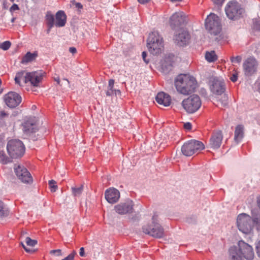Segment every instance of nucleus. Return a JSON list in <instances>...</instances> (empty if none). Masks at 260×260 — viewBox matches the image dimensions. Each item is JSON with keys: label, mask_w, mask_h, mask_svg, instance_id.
<instances>
[{"label": "nucleus", "mask_w": 260, "mask_h": 260, "mask_svg": "<svg viewBox=\"0 0 260 260\" xmlns=\"http://www.w3.org/2000/svg\"><path fill=\"white\" fill-rule=\"evenodd\" d=\"M197 84L195 78L187 74L178 75L175 81L177 90L184 95H188L193 92L197 87Z\"/></svg>", "instance_id": "obj_1"}, {"label": "nucleus", "mask_w": 260, "mask_h": 260, "mask_svg": "<svg viewBox=\"0 0 260 260\" xmlns=\"http://www.w3.org/2000/svg\"><path fill=\"white\" fill-rule=\"evenodd\" d=\"M159 216L157 213H154L152 217L151 224L143 226V232L154 238H161L164 235V229L159 223Z\"/></svg>", "instance_id": "obj_2"}, {"label": "nucleus", "mask_w": 260, "mask_h": 260, "mask_svg": "<svg viewBox=\"0 0 260 260\" xmlns=\"http://www.w3.org/2000/svg\"><path fill=\"white\" fill-rule=\"evenodd\" d=\"M147 45L149 51L153 55H158L164 50L162 38L157 31H153L149 34Z\"/></svg>", "instance_id": "obj_3"}, {"label": "nucleus", "mask_w": 260, "mask_h": 260, "mask_svg": "<svg viewBox=\"0 0 260 260\" xmlns=\"http://www.w3.org/2000/svg\"><path fill=\"white\" fill-rule=\"evenodd\" d=\"M7 151L13 158L21 157L25 152V147L22 141L19 140H11L7 146Z\"/></svg>", "instance_id": "obj_4"}, {"label": "nucleus", "mask_w": 260, "mask_h": 260, "mask_svg": "<svg viewBox=\"0 0 260 260\" xmlns=\"http://www.w3.org/2000/svg\"><path fill=\"white\" fill-rule=\"evenodd\" d=\"M205 146L202 142L191 140L185 142L181 148V152L186 156H190L198 151L202 150Z\"/></svg>", "instance_id": "obj_5"}, {"label": "nucleus", "mask_w": 260, "mask_h": 260, "mask_svg": "<svg viewBox=\"0 0 260 260\" xmlns=\"http://www.w3.org/2000/svg\"><path fill=\"white\" fill-rule=\"evenodd\" d=\"M205 27L211 35H217L221 29L219 18L216 15L211 13L205 20Z\"/></svg>", "instance_id": "obj_6"}, {"label": "nucleus", "mask_w": 260, "mask_h": 260, "mask_svg": "<svg viewBox=\"0 0 260 260\" xmlns=\"http://www.w3.org/2000/svg\"><path fill=\"white\" fill-rule=\"evenodd\" d=\"M182 105L185 110L189 113L196 112L201 106L200 97L197 95H192L184 100Z\"/></svg>", "instance_id": "obj_7"}, {"label": "nucleus", "mask_w": 260, "mask_h": 260, "mask_svg": "<svg viewBox=\"0 0 260 260\" xmlns=\"http://www.w3.org/2000/svg\"><path fill=\"white\" fill-rule=\"evenodd\" d=\"M252 219L251 217L245 213L238 215L237 223L239 230L244 234L249 233L251 230Z\"/></svg>", "instance_id": "obj_8"}, {"label": "nucleus", "mask_w": 260, "mask_h": 260, "mask_svg": "<svg viewBox=\"0 0 260 260\" xmlns=\"http://www.w3.org/2000/svg\"><path fill=\"white\" fill-rule=\"evenodd\" d=\"M226 14L228 17L230 19H237L244 12L239 4L236 2H229L225 9Z\"/></svg>", "instance_id": "obj_9"}, {"label": "nucleus", "mask_w": 260, "mask_h": 260, "mask_svg": "<svg viewBox=\"0 0 260 260\" xmlns=\"http://www.w3.org/2000/svg\"><path fill=\"white\" fill-rule=\"evenodd\" d=\"M209 85L210 90L213 94L221 95L225 91L224 82L217 77H211L209 80Z\"/></svg>", "instance_id": "obj_10"}, {"label": "nucleus", "mask_w": 260, "mask_h": 260, "mask_svg": "<svg viewBox=\"0 0 260 260\" xmlns=\"http://www.w3.org/2000/svg\"><path fill=\"white\" fill-rule=\"evenodd\" d=\"M239 252L241 254L243 258L246 260H252L254 257V253L251 246L243 240H240L238 243Z\"/></svg>", "instance_id": "obj_11"}, {"label": "nucleus", "mask_w": 260, "mask_h": 260, "mask_svg": "<svg viewBox=\"0 0 260 260\" xmlns=\"http://www.w3.org/2000/svg\"><path fill=\"white\" fill-rule=\"evenodd\" d=\"M21 100L19 94L13 91L8 92L4 96L5 103L10 108L16 107L20 104Z\"/></svg>", "instance_id": "obj_12"}, {"label": "nucleus", "mask_w": 260, "mask_h": 260, "mask_svg": "<svg viewBox=\"0 0 260 260\" xmlns=\"http://www.w3.org/2000/svg\"><path fill=\"white\" fill-rule=\"evenodd\" d=\"M14 170L17 177L22 182L29 183L32 182V178L30 173L25 168L18 165L14 168Z\"/></svg>", "instance_id": "obj_13"}, {"label": "nucleus", "mask_w": 260, "mask_h": 260, "mask_svg": "<svg viewBox=\"0 0 260 260\" xmlns=\"http://www.w3.org/2000/svg\"><path fill=\"white\" fill-rule=\"evenodd\" d=\"M257 65V61L254 58H248L243 63V68L245 75L247 76L252 75L256 72Z\"/></svg>", "instance_id": "obj_14"}, {"label": "nucleus", "mask_w": 260, "mask_h": 260, "mask_svg": "<svg viewBox=\"0 0 260 260\" xmlns=\"http://www.w3.org/2000/svg\"><path fill=\"white\" fill-rule=\"evenodd\" d=\"M43 79V74L40 72H28L27 84L38 87Z\"/></svg>", "instance_id": "obj_15"}, {"label": "nucleus", "mask_w": 260, "mask_h": 260, "mask_svg": "<svg viewBox=\"0 0 260 260\" xmlns=\"http://www.w3.org/2000/svg\"><path fill=\"white\" fill-rule=\"evenodd\" d=\"M134 204L132 201L128 200L124 203L115 206L116 212L119 214H125L133 211Z\"/></svg>", "instance_id": "obj_16"}, {"label": "nucleus", "mask_w": 260, "mask_h": 260, "mask_svg": "<svg viewBox=\"0 0 260 260\" xmlns=\"http://www.w3.org/2000/svg\"><path fill=\"white\" fill-rule=\"evenodd\" d=\"M185 20V15L183 12H176L173 14L170 18V25L172 28H174L184 23Z\"/></svg>", "instance_id": "obj_17"}, {"label": "nucleus", "mask_w": 260, "mask_h": 260, "mask_svg": "<svg viewBox=\"0 0 260 260\" xmlns=\"http://www.w3.org/2000/svg\"><path fill=\"white\" fill-rule=\"evenodd\" d=\"M222 139L223 135L221 131L214 133L210 139V147L213 149L219 148L221 146Z\"/></svg>", "instance_id": "obj_18"}, {"label": "nucleus", "mask_w": 260, "mask_h": 260, "mask_svg": "<svg viewBox=\"0 0 260 260\" xmlns=\"http://www.w3.org/2000/svg\"><path fill=\"white\" fill-rule=\"evenodd\" d=\"M105 195L106 200L111 204H114L117 202L120 197L119 191L114 188L107 189L105 191Z\"/></svg>", "instance_id": "obj_19"}, {"label": "nucleus", "mask_w": 260, "mask_h": 260, "mask_svg": "<svg viewBox=\"0 0 260 260\" xmlns=\"http://www.w3.org/2000/svg\"><path fill=\"white\" fill-rule=\"evenodd\" d=\"M190 39V35L188 32L182 30L177 34L174 38L175 42L180 46H183L187 44Z\"/></svg>", "instance_id": "obj_20"}, {"label": "nucleus", "mask_w": 260, "mask_h": 260, "mask_svg": "<svg viewBox=\"0 0 260 260\" xmlns=\"http://www.w3.org/2000/svg\"><path fill=\"white\" fill-rule=\"evenodd\" d=\"M155 100L157 103L165 107L169 106L171 103L170 96L164 92L157 93Z\"/></svg>", "instance_id": "obj_21"}, {"label": "nucleus", "mask_w": 260, "mask_h": 260, "mask_svg": "<svg viewBox=\"0 0 260 260\" xmlns=\"http://www.w3.org/2000/svg\"><path fill=\"white\" fill-rule=\"evenodd\" d=\"M55 25L57 27H63L65 25L67 21V16L64 11H58L55 15Z\"/></svg>", "instance_id": "obj_22"}, {"label": "nucleus", "mask_w": 260, "mask_h": 260, "mask_svg": "<svg viewBox=\"0 0 260 260\" xmlns=\"http://www.w3.org/2000/svg\"><path fill=\"white\" fill-rule=\"evenodd\" d=\"M28 72L25 71H21L16 73L15 77V83L21 86V83L27 84Z\"/></svg>", "instance_id": "obj_23"}, {"label": "nucleus", "mask_w": 260, "mask_h": 260, "mask_svg": "<svg viewBox=\"0 0 260 260\" xmlns=\"http://www.w3.org/2000/svg\"><path fill=\"white\" fill-rule=\"evenodd\" d=\"M230 260H243V257L239 252V248L235 246L231 247L229 249Z\"/></svg>", "instance_id": "obj_24"}, {"label": "nucleus", "mask_w": 260, "mask_h": 260, "mask_svg": "<svg viewBox=\"0 0 260 260\" xmlns=\"http://www.w3.org/2000/svg\"><path fill=\"white\" fill-rule=\"evenodd\" d=\"M115 81L113 79H110L108 82V86L106 91V94L108 96H112L114 93L115 95L121 93L119 90L114 89Z\"/></svg>", "instance_id": "obj_25"}, {"label": "nucleus", "mask_w": 260, "mask_h": 260, "mask_svg": "<svg viewBox=\"0 0 260 260\" xmlns=\"http://www.w3.org/2000/svg\"><path fill=\"white\" fill-rule=\"evenodd\" d=\"M38 56V52L35 51L33 53L27 52L25 55L22 57L21 63L22 64H26L36 59Z\"/></svg>", "instance_id": "obj_26"}, {"label": "nucleus", "mask_w": 260, "mask_h": 260, "mask_svg": "<svg viewBox=\"0 0 260 260\" xmlns=\"http://www.w3.org/2000/svg\"><path fill=\"white\" fill-rule=\"evenodd\" d=\"M23 126V131L27 134L35 133L38 130V126L36 124L29 121L24 122Z\"/></svg>", "instance_id": "obj_27"}, {"label": "nucleus", "mask_w": 260, "mask_h": 260, "mask_svg": "<svg viewBox=\"0 0 260 260\" xmlns=\"http://www.w3.org/2000/svg\"><path fill=\"white\" fill-rule=\"evenodd\" d=\"M244 135V127L241 125H238L236 126L235 131V141L238 143L241 141Z\"/></svg>", "instance_id": "obj_28"}, {"label": "nucleus", "mask_w": 260, "mask_h": 260, "mask_svg": "<svg viewBox=\"0 0 260 260\" xmlns=\"http://www.w3.org/2000/svg\"><path fill=\"white\" fill-rule=\"evenodd\" d=\"M205 58L208 62H212L215 61L217 59V56L214 51H211L210 52H206L205 54Z\"/></svg>", "instance_id": "obj_29"}, {"label": "nucleus", "mask_w": 260, "mask_h": 260, "mask_svg": "<svg viewBox=\"0 0 260 260\" xmlns=\"http://www.w3.org/2000/svg\"><path fill=\"white\" fill-rule=\"evenodd\" d=\"M46 19L48 27H49V29H51L55 25L54 15L50 12H47Z\"/></svg>", "instance_id": "obj_30"}, {"label": "nucleus", "mask_w": 260, "mask_h": 260, "mask_svg": "<svg viewBox=\"0 0 260 260\" xmlns=\"http://www.w3.org/2000/svg\"><path fill=\"white\" fill-rule=\"evenodd\" d=\"M8 211L7 208L4 206L3 203L0 201V217H4L7 216Z\"/></svg>", "instance_id": "obj_31"}, {"label": "nucleus", "mask_w": 260, "mask_h": 260, "mask_svg": "<svg viewBox=\"0 0 260 260\" xmlns=\"http://www.w3.org/2000/svg\"><path fill=\"white\" fill-rule=\"evenodd\" d=\"M10 162V159L6 155L3 151H0V162L7 164Z\"/></svg>", "instance_id": "obj_32"}, {"label": "nucleus", "mask_w": 260, "mask_h": 260, "mask_svg": "<svg viewBox=\"0 0 260 260\" xmlns=\"http://www.w3.org/2000/svg\"><path fill=\"white\" fill-rule=\"evenodd\" d=\"M72 191L73 195L76 197L79 196L83 191V185L78 187H72Z\"/></svg>", "instance_id": "obj_33"}, {"label": "nucleus", "mask_w": 260, "mask_h": 260, "mask_svg": "<svg viewBox=\"0 0 260 260\" xmlns=\"http://www.w3.org/2000/svg\"><path fill=\"white\" fill-rule=\"evenodd\" d=\"M49 186L52 192H55L57 190L58 187L56 185V182L54 180H51L49 181Z\"/></svg>", "instance_id": "obj_34"}, {"label": "nucleus", "mask_w": 260, "mask_h": 260, "mask_svg": "<svg viewBox=\"0 0 260 260\" xmlns=\"http://www.w3.org/2000/svg\"><path fill=\"white\" fill-rule=\"evenodd\" d=\"M11 43L10 41H7L0 44V48L3 50H7L11 46Z\"/></svg>", "instance_id": "obj_35"}, {"label": "nucleus", "mask_w": 260, "mask_h": 260, "mask_svg": "<svg viewBox=\"0 0 260 260\" xmlns=\"http://www.w3.org/2000/svg\"><path fill=\"white\" fill-rule=\"evenodd\" d=\"M25 242L26 244L28 246L34 247L37 244V241L35 240H32L30 239L29 237H26L25 239Z\"/></svg>", "instance_id": "obj_36"}, {"label": "nucleus", "mask_w": 260, "mask_h": 260, "mask_svg": "<svg viewBox=\"0 0 260 260\" xmlns=\"http://www.w3.org/2000/svg\"><path fill=\"white\" fill-rule=\"evenodd\" d=\"M242 60V57L240 56H237L236 57H231V61L233 63H240Z\"/></svg>", "instance_id": "obj_37"}, {"label": "nucleus", "mask_w": 260, "mask_h": 260, "mask_svg": "<svg viewBox=\"0 0 260 260\" xmlns=\"http://www.w3.org/2000/svg\"><path fill=\"white\" fill-rule=\"evenodd\" d=\"M19 8L17 4H14L10 8V11L11 13H13L14 11L16 10H18Z\"/></svg>", "instance_id": "obj_38"}, {"label": "nucleus", "mask_w": 260, "mask_h": 260, "mask_svg": "<svg viewBox=\"0 0 260 260\" xmlns=\"http://www.w3.org/2000/svg\"><path fill=\"white\" fill-rule=\"evenodd\" d=\"M50 253L51 254H56L57 255H61V250L60 249L52 250L50 251Z\"/></svg>", "instance_id": "obj_39"}, {"label": "nucleus", "mask_w": 260, "mask_h": 260, "mask_svg": "<svg viewBox=\"0 0 260 260\" xmlns=\"http://www.w3.org/2000/svg\"><path fill=\"white\" fill-rule=\"evenodd\" d=\"M230 79L233 82L237 81V80L238 79L237 74L235 73V74H232V76L230 78Z\"/></svg>", "instance_id": "obj_40"}, {"label": "nucleus", "mask_w": 260, "mask_h": 260, "mask_svg": "<svg viewBox=\"0 0 260 260\" xmlns=\"http://www.w3.org/2000/svg\"><path fill=\"white\" fill-rule=\"evenodd\" d=\"M256 250L258 256L260 257V241L256 244Z\"/></svg>", "instance_id": "obj_41"}, {"label": "nucleus", "mask_w": 260, "mask_h": 260, "mask_svg": "<svg viewBox=\"0 0 260 260\" xmlns=\"http://www.w3.org/2000/svg\"><path fill=\"white\" fill-rule=\"evenodd\" d=\"M184 128L187 130H190L191 128V124L190 122L184 123Z\"/></svg>", "instance_id": "obj_42"}, {"label": "nucleus", "mask_w": 260, "mask_h": 260, "mask_svg": "<svg viewBox=\"0 0 260 260\" xmlns=\"http://www.w3.org/2000/svg\"><path fill=\"white\" fill-rule=\"evenodd\" d=\"M222 98L223 99V101L221 102L222 105L223 106H225L228 104V97L225 95H224Z\"/></svg>", "instance_id": "obj_43"}, {"label": "nucleus", "mask_w": 260, "mask_h": 260, "mask_svg": "<svg viewBox=\"0 0 260 260\" xmlns=\"http://www.w3.org/2000/svg\"><path fill=\"white\" fill-rule=\"evenodd\" d=\"M254 27L255 29L260 30V21H256L254 23Z\"/></svg>", "instance_id": "obj_44"}, {"label": "nucleus", "mask_w": 260, "mask_h": 260, "mask_svg": "<svg viewBox=\"0 0 260 260\" xmlns=\"http://www.w3.org/2000/svg\"><path fill=\"white\" fill-rule=\"evenodd\" d=\"M215 4L218 5H221L224 2V0H212Z\"/></svg>", "instance_id": "obj_45"}, {"label": "nucleus", "mask_w": 260, "mask_h": 260, "mask_svg": "<svg viewBox=\"0 0 260 260\" xmlns=\"http://www.w3.org/2000/svg\"><path fill=\"white\" fill-rule=\"evenodd\" d=\"M142 57H143V59L144 60V61L146 62V63H148L149 62V60H146V56H147V53L146 52L144 51L142 52Z\"/></svg>", "instance_id": "obj_46"}, {"label": "nucleus", "mask_w": 260, "mask_h": 260, "mask_svg": "<svg viewBox=\"0 0 260 260\" xmlns=\"http://www.w3.org/2000/svg\"><path fill=\"white\" fill-rule=\"evenodd\" d=\"M8 114L4 111H2L0 112V117L1 118H5V117L8 116Z\"/></svg>", "instance_id": "obj_47"}, {"label": "nucleus", "mask_w": 260, "mask_h": 260, "mask_svg": "<svg viewBox=\"0 0 260 260\" xmlns=\"http://www.w3.org/2000/svg\"><path fill=\"white\" fill-rule=\"evenodd\" d=\"M79 254L81 256H84L85 255L84 248L83 247L80 248Z\"/></svg>", "instance_id": "obj_48"}, {"label": "nucleus", "mask_w": 260, "mask_h": 260, "mask_svg": "<svg viewBox=\"0 0 260 260\" xmlns=\"http://www.w3.org/2000/svg\"><path fill=\"white\" fill-rule=\"evenodd\" d=\"M69 51L71 53H72V54H75L77 52V49L75 47H70L69 48Z\"/></svg>", "instance_id": "obj_49"}, {"label": "nucleus", "mask_w": 260, "mask_h": 260, "mask_svg": "<svg viewBox=\"0 0 260 260\" xmlns=\"http://www.w3.org/2000/svg\"><path fill=\"white\" fill-rule=\"evenodd\" d=\"M75 6L78 9H82L83 6L80 3H76Z\"/></svg>", "instance_id": "obj_50"}, {"label": "nucleus", "mask_w": 260, "mask_h": 260, "mask_svg": "<svg viewBox=\"0 0 260 260\" xmlns=\"http://www.w3.org/2000/svg\"><path fill=\"white\" fill-rule=\"evenodd\" d=\"M150 0H138V1L142 4H144L149 2Z\"/></svg>", "instance_id": "obj_51"}, {"label": "nucleus", "mask_w": 260, "mask_h": 260, "mask_svg": "<svg viewBox=\"0 0 260 260\" xmlns=\"http://www.w3.org/2000/svg\"><path fill=\"white\" fill-rule=\"evenodd\" d=\"M22 247H23V248L25 249V250L26 251V252H30V250L29 249H28L24 245L23 243H21Z\"/></svg>", "instance_id": "obj_52"}, {"label": "nucleus", "mask_w": 260, "mask_h": 260, "mask_svg": "<svg viewBox=\"0 0 260 260\" xmlns=\"http://www.w3.org/2000/svg\"><path fill=\"white\" fill-rule=\"evenodd\" d=\"M165 62H167V60H165ZM162 66H165V67H167V66H170V67H172V62H169L168 64L167 63V62H166V64H162Z\"/></svg>", "instance_id": "obj_53"}, {"label": "nucleus", "mask_w": 260, "mask_h": 260, "mask_svg": "<svg viewBox=\"0 0 260 260\" xmlns=\"http://www.w3.org/2000/svg\"><path fill=\"white\" fill-rule=\"evenodd\" d=\"M54 80L58 84H60V79L59 77L55 78Z\"/></svg>", "instance_id": "obj_54"}, {"label": "nucleus", "mask_w": 260, "mask_h": 260, "mask_svg": "<svg viewBox=\"0 0 260 260\" xmlns=\"http://www.w3.org/2000/svg\"><path fill=\"white\" fill-rule=\"evenodd\" d=\"M15 20H16V18H15V17H13V18L11 19V22H12V23H13V22H15Z\"/></svg>", "instance_id": "obj_55"}, {"label": "nucleus", "mask_w": 260, "mask_h": 260, "mask_svg": "<svg viewBox=\"0 0 260 260\" xmlns=\"http://www.w3.org/2000/svg\"><path fill=\"white\" fill-rule=\"evenodd\" d=\"M257 204H258V206L260 209V198L257 200Z\"/></svg>", "instance_id": "obj_56"}, {"label": "nucleus", "mask_w": 260, "mask_h": 260, "mask_svg": "<svg viewBox=\"0 0 260 260\" xmlns=\"http://www.w3.org/2000/svg\"><path fill=\"white\" fill-rule=\"evenodd\" d=\"M50 29H49V27H48V30H47V33H49V32H50Z\"/></svg>", "instance_id": "obj_57"}, {"label": "nucleus", "mask_w": 260, "mask_h": 260, "mask_svg": "<svg viewBox=\"0 0 260 260\" xmlns=\"http://www.w3.org/2000/svg\"><path fill=\"white\" fill-rule=\"evenodd\" d=\"M11 2H13L14 0H10Z\"/></svg>", "instance_id": "obj_58"}]
</instances>
